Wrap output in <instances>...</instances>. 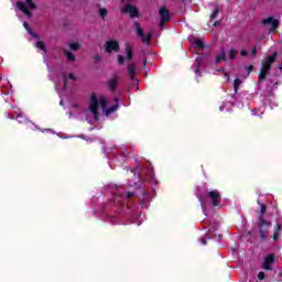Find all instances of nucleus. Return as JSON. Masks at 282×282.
<instances>
[{
    "instance_id": "1",
    "label": "nucleus",
    "mask_w": 282,
    "mask_h": 282,
    "mask_svg": "<svg viewBox=\"0 0 282 282\" xmlns=\"http://www.w3.org/2000/svg\"><path fill=\"white\" fill-rule=\"evenodd\" d=\"M107 105H109V99H107L106 96L93 94L89 98L87 108L83 110L85 120H87L89 124L98 122L100 109L104 111L107 118H109L113 111H118V104L111 106L110 108H107Z\"/></svg>"
},
{
    "instance_id": "2",
    "label": "nucleus",
    "mask_w": 282,
    "mask_h": 282,
    "mask_svg": "<svg viewBox=\"0 0 282 282\" xmlns=\"http://www.w3.org/2000/svg\"><path fill=\"white\" fill-rule=\"evenodd\" d=\"M274 61H276V52H274L272 55H269L262 62L259 80H265V76H268V72H270V67H272V63H274Z\"/></svg>"
},
{
    "instance_id": "3",
    "label": "nucleus",
    "mask_w": 282,
    "mask_h": 282,
    "mask_svg": "<svg viewBox=\"0 0 282 282\" xmlns=\"http://www.w3.org/2000/svg\"><path fill=\"white\" fill-rule=\"evenodd\" d=\"M270 228H272V221L265 220L263 217L259 218V235L262 241H267L269 237Z\"/></svg>"
},
{
    "instance_id": "4",
    "label": "nucleus",
    "mask_w": 282,
    "mask_h": 282,
    "mask_svg": "<svg viewBox=\"0 0 282 282\" xmlns=\"http://www.w3.org/2000/svg\"><path fill=\"white\" fill-rule=\"evenodd\" d=\"M17 8L20 9L21 12H23V14L26 17H32L31 12L36 8V4L32 2V0H24V4L23 2H18Z\"/></svg>"
},
{
    "instance_id": "5",
    "label": "nucleus",
    "mask_w": 282,
    "mask_h": 282,
    "mask_svg": "<svg viewBox=\"0 0 282 282\" xmlns=\"http://www.w3.org/2000/svg\"><path fill=\"white\" fill-rule=\"evenodd\" d=\"M262 24L269 32H274L279 28V20L269 17L262 21Z\"/></svg>"
},
{
    "instance_id": "6",
    "label": "nucleus",
    "mask_w": 282,
    "mask_h": 282,
    "mask_svg": "<svg viewBox=\"0 0 282 282\" xmlns=\"http://www.w3.org/2000/svg\"><path fill=\"white\" fill-rule=\"evenodd\" d=\"M137 28V36L141 39L142 43H145V45H150L151 43V33H144V30L140 28V25L135 24Z\"/></svg>"
},
{
    "instance_id": "7",
    "label": "nucleus",
    "mask_w": 282,
    "mask_h": 282,
    "mask_svg": "<svg viewBox=\"0 0 282 282\" xmlns=\"http://www.w3.org/2000/svg\"><path fill=\"white\" fill-rule=\"evenodd\" d=\"M105 50L108 54H111V52H119L120 44L116 40H109L105 43Z\"/></svg>"
},
{
    "instance_id": "8",
    "label": "nucleus",
    "mask_w": 282,
    "mask_h": 282,
    "mask_svg": "<svg viewBox=\"0 0 282 282\" xmlns=\"http://www.w3.org/2000/svg\"><path fill=\"white\" fill-rule=\"evenodd\" d=\"M207 197L212 199L213 206H219V202H221V194L219 191L214 189L207 193Z\"/></svg>"
},
{
    "instance_id": "9",
    "label": "nucleus",
    "mask_w": 282,
    "mask_h": 282,
    "mask_svg": "<svg viewBox=\"0 0 282 282\" xmlns=\"http://www.w3.org/2000/svg\"><path fill=\"white\" fill-rule=\"evenodd\" d=\"M67 87V75H65L64 73H61L58 75V79L56 83V89L57 91H63L65 90Z\"/></svg>"
},
{
    "instance_id": "10",
    "label": "nucleus",
    "mask_w": 282,
    "mask_h": 282,
    "mask_svg": "<svg viewBox=\"0 0 282 282\" xmlns=\"http://www.w3.org/2000/svg\"><path fill=\"white\" fill-rule=\"evenodd\" d=\"M122 12L124 14H129V17H132V18L140 17V12L138 11V8H135V6H132V4H127L122 9Z\"/></svg>"
},
{
    "instance_id": "11",
    "label": "nucleus",
    "mask_w": 282,
    "mask_h": 282,
    "mask_svg": "<svg viewBox=\"0 0 282 282\" xmlns=\"http://www.w3.org/2000/svg\"><path fill=\"white\" fill-rule=\"evenodd\" d=\"M159 14L161 17V23H160L161 26L164 25L165 21H171V13L166 8L160 9Z\"/></svg>"
},
{
    "instance_id": "12",
    "label": "nucleus",
    "mask_w": 282,
    "mask_h": 282,
    "mask_svg": "<svg viewBox=\"0 0 282 282\" xmlns=\"http://www.w3.org/2000/svg\"><path fill=\"white\" fill-rule=\"evenodd\" d=\"M274 253H270L269 256H267L264 258V263H263V268L264 270H272V263H274Z\"/></svg>"
},
{
    "instance_id": "13",
    "label": "nucleus",
    "mask_w": 282,
    "mask_h": 282,
    "mask_svg": "<svg viewBox=\"0 0 282 282\" xmlns=\"http://www.w3.org/2000/svg\"><path fill=\"white\" fill-rule=\"evenodd\" d=\"M239 54V50H237V47L231 46L227 53V56L229 58V61H232L235 58H237V55Z\"/></svg>"
},
{
    "instance_id": "14",
    "label": "nucleus",
    "mask_w": 282,
    "mask_h": 282,
    "mask_svg": "<svg viewBox=\"0 0 282 282\" xmlns=\"http://www.w3.org/2000/svg\"><path fill=\"white\" fill-rule=\"evenodd\" d=\"M280 235H281V225H276L274 227V231H273V236H272L273 241H279Z\"/></svg>"
},
{
    "instance_id": "15",
    "label": "nucleus",
    "mask_w": 282,
    "mask_h": 282,
    "mask_svg": "<svg viewBox=\"0 0 282 282\" xmlns=\"http://www.w3.org/2000/svg\"><path fill=\"white\" fill-rule=\"evenodd\" d=\"M128 74L130 76V79L133 80V78L135 77V64L129 65Z\"/></svg>"
},
{
    "instance_id": "16",
    "label": "nucleus",
    "mask_w": 282,
    "mask_h": 282,
    "mask_svg": "<svg viewBox=\"0 0 282 282\" xmlns=\"http://www.w3.org/2000/svg\"><path fill=\"white\" fill-rule=\"evenodd\" d=\"M108 85L110 89H116L118 87V77L109 79Z\"/></svg>"
},
{
    "instance_id": "17",
    "label": "nucleus",
    "mask_w": 282,
    "mask_h": 282,
    "mask_svg": "<svg viewBox=\"0 0 282 282\" xmlns=\"http://www.w3.org/2000/svg\"><path fill=\"white\" fill-rule=\"evenodd\" d=\"M193 47H197L198 50H204V42L199 39L194 40Z\"/></svg>"
},
{
    "instance_id": "18",
    "label": "nucleus",
    "mask_w": 282,
    "mask_h": 282,
    "mask_svg": "<svg viewBox=\"0 0 282 282\" xmlns=\"http://www.w3.org/2000/svg\"><path fill=\"white\" fill-rule=\"evenodd\" d=\"M223 61H226V53L224 51H221L220 54L217 55L216 63L219 64Z\"/></svg>"
},
{
    "instance_id": "19",
    "label": "nucleus",
    "mask_w": 282,
    "mask_h": 282,
    "mask_svg": "<svg viewBox=\"0 0 282 282\" xmlns=\"http://www.w3.org/2000/svg\"><path fill=\"white\" fill-rule=\"evenodd\" d=\"M127 61H131L133 58V50L130 48V46H127Z\"/></svg>"
},
{
    "instance_id": "20",
    "label": "nucleus",
    "mask_w": 282,
    "mask_h": 282,
    "mask_svg": "<svg viewBox=\"0 0 282 282\" xmlns=\"http://www.w3.org/2000/svg\"><path fill=\"white\" fill-rule=\"evenodd\" d=\"M15 120H18L20 122V124L28 122V118H25L23 115H18Z\"/></svg>"
},
{
    "instance_id": "21",
    "label": "nucleus",
    "mask_w": 282,
    "mask_h": 282,
    "mask_svg": "<svg viewBox=\"0 0 282 282\" xmlns=\"http://www.w3.org/2000/svg\"><path fill=\"white\" fill-rule=\"evenodd\" d=\"M36 47H37V50H42V52H45V43L37 41Z\"/></svg>"
},
{
    "instance_id": "22",
    "label": "nucleus",
    "mask_w": 282,
    "mask_h": 282,
    "mask_svg": "<svg viewBox=\"0 0 282 282\" xmlns=\"http://www.w3.org/2000/svg\"><path fill=\"white\" fill-rule=\"evenodd\" d=\"M241 85V80L239 78H236L234 82V89L237 91L239 89V86Z\"/></svg>"
},
{
    "instance_id": "23",
    "label": "nucleus",
    "mask_w": 282,
    "mask_h": 282,
    "mask_svg": "<svg viewBox=\"0 0 282 282\" xmlns=\"http://www.w3.org/2000/svg\"><path fill=\"white\" fill-rule=\"evenodd\" d=\"M217 14H219V8L216 7L214 12L210 14V20L213 21V19H217Z\"/></svg>"
},
{
    "instance_id": "24",
    "label": "nucleus",
    "mask_w": 282,
    "mask_h": 282,
    "mask_svg": "<svg viewBox=\"0 0 282 282\" xmlns=\"http://www.w3.org/2000/svg\"><path fill=\"white\" fill-rule=\"evenodd\" d=\"M99 15L101 19H105V17H107V9H99Z\"/></svg>"
},
{
    "instance_id": "25",
    "label": "nucleus",
    "mask_w": 282,
    "mask_h": 282,
    "mask_svg": "<svg viewBox=\"0 0 282 282\" xmlns=\"http://www.w3.org/2000/svg\"><path fill=\"white\" fill-rule=\"evenodd\" d=\"M70 50H78V47H80V45L78 44V42H74L69 44Z\"/></svg>"
},
{
    "instance_id": "26",
    "label": "nucleus",
    "mask_w": 282,
    "mask_h": 282,
    "mask_svg": "<svg viewBox=\"0 0 282 282\" xmlns=\"http://www.w3.org/2000/svg\"><path fill=\"white\" fill-rule=\"evenodd\" d=\"M23 26L25 28V30H28V32H29V34H31V36H34V32H32V30H30V26L28 25V22H24Z\"/></svg>"
},
{
    "instance_id": "27",
    "label": "nucleus",
    "mask_w": 282,
    "mask_h": 282,
    "mask_svg": "<svg viewBox=\"0 0 282 282\" xmlns=\"http://www.w3.org/2000/svg\"><path fill=\"white\" fill-rule=\"evenodd\" d=\"M66 58H67V61H75L76 57L73 55V53L67 52L66 53Z\"/></svg>"
},
{
    "instance_id": "28",
    "label": "nucleus",
    "mask_w": 282,
    "mask_h": 282,
    "mask_svg": "<svg viewBox=\"0 0 282 282\" xmlns=\"http://www.w3.org/2000/svg\"><path fill=\"white\" fill-rule=\"evenodd\" d=\"M259 206H260V213L261 215H263L265 213V205H263V203L258 202Z\"/></svg>"
},
{
    "instance_id": "29",
    "label": "nucleus",
    "mask_w": 282,
    "mask_h": 282,
    "mask_svg": "<svg viewBox=\"0 0 282 282\" xmlns=\"http://www.w3.org/2000/svg\"><path fill=\"white\" fill-rule=\"evenodd\" d=\"M118 64L119 65H124V56H122V55L118 56Z\"/></svg>"
},
{
    "instance_id": "30",
    "label": "nucleus",
    "mask_w": 282,
    "mask_h": 282,
    "mask_svg": "<svg viewBox=\"0 0 282 282\" xmlns=\"http://www.w3.org/2000/svg\"><path fill=\"white\" fill-rule=\"evenodd\" d=\"M249 55L250 53H248V51H246L245 48L240 51V56H249Z\"/></svg>"
},
{
    "instance_id": "31",
    "label": "nucleus",
    "mask_w": 282,
    "mask_h": 282,
    "mask_svg": "<svg viewBox=\"0 0 282 282\" xmlns=\"http://www.w3.org/2000/svg\"><path fill=\"white\" fill-rule=\"evenodd\" d=\"M258 279H259V281H263V279H265V273L264 272H260L258 274Z\"/></svg>"
},
{
    "instance_id": "32",
    "label": "nucleus",
    "mask_w": 282,
    "mask_h": 282,
    "mask_svg": "<svg viewBox=\"0 0 282 282\" xmlns=\"http://www.w3.org/2000/svg\"><path fill=\"white\" fill-rule=\"evenodd\" d=\"M68 78H69V80H73V82L77 80L76 75H74L72 73L68 75Z\"/></svg>"
},
{
    "instance_id": "33",
    "label": "nucleus",
    "mask_w": 282,
    "mask_h": 282,
    "mask_svg": "<svg viewBox=\"0 0 282 282\" xmlns=\"http://www.w3.org/2000/svg\"><path fill=\"white\" fill-rule=\"evenodd\" d=\"M256 54H257V48L253 47L251 53H250V56H256Z\"/></svg>"
},
{
    "instance_id": "34",
    "label": "nucleus",
    "mask_w": 282,
    "mask_h": 282,
    "mask_svg": "<svg viewBox=\"0 0 282 282\" xmlns=\"http://www.w3.org/2000/svg\"><path fill=\"white\" fill-rule=\"evenodd\" d=\"M203 246H206V238H202Z\"/></svg>"
},
{
    "instance_id": "35",
    "label": "nucleus",
    "mask_w": 282,
    "mask_h": 282,
    "mask_svg": "<svg viewBox=\"0 0 282 282\" xmlns=\"http://www.w3.org/2000/svg\"><path fill=\"white\" fill-rule=\"evenodd\" d=\"M253 116H263V111L259 113L253 112Z\"/></svg>"
},
{
    "instance_id": "36",
    "label": "nucleus",
    "mask_w": 282,
    "mask_h": 282,
    "mask_svg": "<svg viewBox=\"0 0 282 282\" xmlns=\"http://www.w3.org/2000/svg\"><path fill=\"white\" fill-rule=\"evenodd\" d=\"M227 80H230V76H228V74H225Z\"/></svg>"
},
{
    "instance_id": "37",
    "label": "nucleus",
    "mask_w": 282,
    "mask_h": 282,
    "mask_svg": "<svg viewBox=\"0 0 282 282\" xmlns=\"http://www.w3.org/2000/svg\"><path fill=\"white\" fill-rule=\"evenodd\" d=\"M199 202H200L202 206H204V200H202V198H199Z\"/></svg>"
},
{
    "instance_id": "38",
    "label": "nucleus",
    "mask_w": 282,
    "mask_h": 282,
    "mask_svg": "<svg viewBox=\"0 0 282 282\" xmlns=\"http://www.w3.org/2000/svg\"><path fill=\"white\" fill-rule=\"evenodd\" d=\"M199 73V68H196V74H198Z\"/></svg>"
},
{
    "instance_id": "39",
    "label": "nucleus",
    "mask_w": 282,
    "mask_h": 282,
    "mask_svg": "<svg viewBox=\"0 0 282 282\" xmlns=\"http://www.w3.org/2000/svg\"><path fill=\"white\" fill-rule=\"evenodd\" d=\"M10 119H11V120H14V117H13V116H11V117H10Z\"/></svg>"
},
{
    "instance_id": "40",
    "label": "nucleus",
    "mask_w": 282,
    "mask_h": 282,
    "mask_svg": "<svg viewBox=\"0 0 282 282\" xmlns=\"http://www.w3.org/2000/svg\"><path fill=\"white\" fill-rule=\"evenodd\" d=\"M214 25H217V22H215Z\"/></svg>"
},
{
    "instance_id": "41",
    "label": "nucleus",
    "mask_w": 282,
    "mask_h": 282,
    "mask_svg": "<svg viewBox=\"0 0 282 282\" xmlns=\"http://www.w3.org/2000/svg\"><path fill=\"white\" fill-rule=\"evenodd\" d=\"M196 61L198 62V61H199V57H198V58H196Z\"/></svg>"
}]
</instances>
